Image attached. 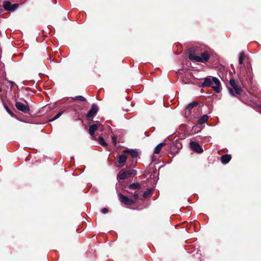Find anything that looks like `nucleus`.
I'll use <instances>...</instances> for the list:
<instances>
[{"label": "nucleus", "mask_w": 261, "mask_h": 261, "mask_svg": "<svg viewBox=\"0 0 261 261\" xmlns=\"http://www.w3.org/2000/svg\"><path fill=\"white\" fill-rule=\"evenodd\" d=\"M188 58L191 61L205 63L208 61L210 56L207 51L201 53L200 57L196 56L194 47H191L188 50Z\"/></svg>", "instance_id": "nucleus-1"}, {"label": "nucleus", "mask_w": 261, "mask_h": 261, "mask_svg": "<svg viewBox=\"0 0 261 261\" xmlns=\"http://www.w3.org/2000/svg\"><path fill=\"white\" fill-rule=\"evenodd\" d=\"M202 87H211L217 93H219L221 91V83L220 81L215 77H205L204 79L203 82L201 84Z\"/></svg>", "instance_id": "nucleus-2"}, {"label": "nucleus", "mask_w": 261, "mask_h": 261, "mask_svg": "<svg viewBox=\"0 0 261 261\" xmlns=\"http://www.w3.org/2000/svg\"><path fill=\"white\" fill-rule=\"evenodd\" d=\"M119 200L122 203L128 205H133L137 202L139 199V194L137 192H135L133 194V198H129L121 193L118 194Z\"/></svg>", "instance_id": "nucleus-3"}, {"label": "nucleus", "mask_w": 261, "mask_h": 261, "mask_svg": "<svg viewBox=\"0 0 261 261\" xmlns=\"http://www.w3.org/2000/svg\"><path fill=\"white\" fill-rule=\"evenodd\" d=\"M229 84L232 88H229L228 91L232 96L240 95L242 92V88L237 84L234 79L232 78L229 80Z\"/></svg>", "instance_id": "nucleus-4"}, {"label": "nucleus", "mask_w": 261, "mask_h": 261, "mask_svg": "<svg viewBox=\"0 0 261 261\" xmlns=\"http://www.w3.org/2000/svg\"><path fill=\"white\" fill-rule=\"evenodd\" d=\"M137 174L135 170H122L117 175V178L119 180H124L132 175L135 176Z\"/></svg>", "instance_id": "nucleus-5"}, {"label": "nucleus", "mask_w": 261, "mask_h": 261, "mask_svg": "<svg viewBox=\"0 0 261 261\" xmlns=\"http://www.w3.org/2000/svg\"><path fill=\"white\" fill-rule=\"evenodd\" d=\"M19 4H12L9 1H5L3 3V7L6 10L10 12L15 11L19 7Z\"/></svg>", "instance_id": "nucleus-6"}, {"label": "nucleus", "mask_w": 261, "mask_h": 261, "mask_svg": "<svg viewBox=\"0 0 261 261\" xmlns=\"http://www.w3.org/2000/svg\"><path fill=\"white\" fill-rule=\"evenodd\" d=\"M16 108L20 111L28 114L30 113V108L28 105H25L21 102L17 101L15 103Z\"/></svg>", "instance_id": "nucleus-7"}, {"label": "nucleus", "mask_w": 261, "mask_h": 261, "mask_svg": "<svg viewBox=\"0 0 261 261\" xmlns=\"http://www.w3.org/2000/svg\"><path fill=\"white\" fill-rule=\"evenodd\" d=\"M98 111V106L95 104H92L91 108L89 111L88 112L86 117L87 119H90L93 118Z\"/></svg>", "instance_id": "nucleus-8"}, {"label": "nucleus", "mask_w": 261, "mask_h": 261, "mask_svg": "<svg viewBox=\"0 0 261 261\" xmlns=\"http://www.w3.org/2000/svg\"><path fill=\"white\" fill-rule=\"evenodd\" d=\"M191 149L195 152L201 153L203 150L201 146L197 142L191 141L190 143Z\"/></svg>", "instance_id": "nucleus-9"}, {"label": "nucleus", "mask_w": 261, "mask_h": 261, "mask_svg": "<svg viewBox=\"0 0 261 261\" xmlns=\"http://www.w3.org/2000/svg\"><path fill=\"white\" fill-rule=\"evenodd\" d=\"M123 153L130 154L133 158H136L139 155V152L137 149H125L123 151Z\"/></svg>", "instance_id": "nucleus-10"}, {"label": "nucleus", "mask_w": 261, "mask_h": 261, "mask_svg": "<svg viewBox=\"0 0 261 261\" xmlns=\"http://www.w3.org/2000/svg\"><path fill=\"white\" fill-rule=\"evenodd\" d=\"M99 125H100L99 122L97 121L96 124H93L90 126L89 129V133L90 135L92 137H94V136L95 135V132L96 130H97L98 127Z\"/></svg>", "instance_id": "nucleus-11"}, {"label": "nucleus", "mask_w": 261, "mask_h": 261, "mask_svg": "<svg viewBox=\"0 0 261 261\" xmlns=\"http://www.w3.org/2000/svg\"><path fill=\"white\" fill-rule=\"evenodd\" d=\"M127 160V156L125 154L119 155L117 157V162L120 165H116L117 167H122V165L125 163Z\"/></svg>", "instance_id": "nucleus-12"}, {"label": "nucleus", "mask_w": 261, "mask_h": 261, "mask_svg": "<svg viewBox=\"0 0 261 261\" xmlns=\"http://www.w3.org/2000/svg\"><path fill=\"white\" fill-rule=\"evenodd\" d=\"M198 105V103L196 101H193L192 102L189 103L185 110L186 114L190 115L191 113L192 109L194 107H196Z\"/></svg>", "instance_id": "nucleus-13"}, {"label": "nucleus", "mask_w": 261, "mask_h": 261, "mask_svg": "<svg viewBox=\"0 0 261 261\" xmlns=\"http://www.w3.org/2000/svg\"><path fill=\"white\" fill-rule=\"evenodd\" d=\"M231 159V156L230 154H226L221 156V161L223 164H226L230 161Z\"/></svg>", "instance_id": "nucleus-14"}, {"label": "nucleus", "mask_w": 261, "mask_h": 261, "mask_svg": "<svg viewBox=\"0 0 261 261\" xmlns=\"http://www.w3.org/2000/svg\"><path fill=\"white\" fill-rule=\"evenodd\" d=\"M208 117L207 115H203L200 117L197 120L198 124H202L205 123L208 120Z\"/></svg>", "instance_id": "nucleus-15"}, {"label": "nucleus", "mask_w": 261, "mask_h": 261, "mask_svg": "<svg viewBox=\"0 0 261 261\" xmlns=\"http://www.w3.org/2000/svg\"><path fill=\"white\" fill-rule=\"evenodd\" d=\"M165 143H161L158 144L154 149V153L159 154L162 148L165 146Z\"/></svg>", "instance_id": "nucleus-16"}, {"label": "nucleus", "mask_w": 261, "mask_h": 261, "mask_svg": "<svg viewBox=\"0 0 261 261\" xmlns=\"http://www.w3.org/2000/svg\"><path fill=\"white\" fill-rule=\"evenodd\" d=\"M129 189H140L141 188V185L138 182H134L129 185L128 187Z\"/></svg>", "instance_id": "nucleus-17"}, {"label": "nucleus", "mask_w": 261, "mask_h": 261, "mask_svg": "<svg viewBox=\"0 0 261 261\" xmlns=\"http://www.w3.org/2000/svg\"><path fill=\"white\" fill-rule=\"evenodd\" d=\"M152 190L148 189L147 190H146L143 194V198H145L147 197L148 196H151L152 195Z\"/></svg>", "instance_id": "nucleus-18"}, {"label": "nucleus", "mask_w": 261, "mask_h": 261, "mask_svg": "<svg viewBox=\"0 0 261 261\" xmlns=\"http://www.w3.org/2000/svg\"><path fill=\"white\" fill-rule=\"evenodd\" d=\"M245 58V53L243 51H242L240 54L239 59V63L240 64H242L243 63V60Z\"/></svg>", "instance_id": "nucleus-19"}, {"label": "nucleus", "mask_w": 261, "mask_h": 261, "mask_svg": "<svg viewBox=\"0 0 261 261\" xmlns=\"http://www.w3.org/2000/svg\"><path fill=\"white\" fill-rule=\"evenodd\" d=\"M98 141L99 143L101 145H102L103 146H108L107 143L105 141V140L102 137H101V136L99 137Z\"/></svg>", "instance_id": "nucleus-20"}, {"label": "nucleus", "mask_w": 261, "mask_h": 261, "mask_svg": "<svg viewBox=\"0 0 261 261\" xmlns=\"http://www.w3.org/2000/svg\"><path fill=\"white\" fill-rule=\"evenodd\" d=\"M4 106L5 110L12 117H15V114L11 111V110L9 108V107L6 104L4 103Z\"/></svg>", "instance_id": "nucleus-21"}, {"label": "nucleus", "mask_w": 261, "mask_h": 261, "mask_svg": "<svg viewBox=\"0 0 261 261\" xmlns=\"http://www.w3.org/2000/svg\"><path fill=\"white\" fill-rule=\"evenodd\" d=\"M74 100H79L81 101H86V99L83 96H76L73 98Z\"/></svg>", "instance_id": "nucleus-22"}, {"label": "nucleus", "mask_w": 261, "mask_h": 261, "mask_svg": "<svg viewBox=\"0 0 261 261\" xmlns=\"http://www.w3.org/2000/svg\"><path fill=\"white\" fill-rule=\"evenodd\" d=\"M170 151L172 154H175L178 152L179 150L176 149L175 146L172 144L170 148Z\"/></svg>", "instance_id": "nucleus-23"}, {"label": "nucleus", "mask_w": 261, "mask_h": 261, "mask_svg": "<svg viewBox=\"0 0 261 261\" xmlns=\"http://www.w3.org/2000/svg\"><path fill=\"white\" fill-rule=\"evenodd\" d=\"M63 114L62 112H60L56 115H55L52 119H50L49 121L52 122L59 118Z\"/></svg>", "instance_id": "nucleus-24"}, {"label": "nucleus", "mask_w": 261, "mask_h": 261, "mask_svg": "<svg viewBox=\"0 0 261 261\" xmlns=\"http://www.w3.org/2000/svg\"><path fill=\"white\" fill-rule=\"evenodd\" d=\"M172 144L175 146V147L177 149V150H179L180 149L182 148V145L181 143L178 142L173 143Z\"/></svg>", "instance_id": "nucleus-25"}, {"label": "nucleus", "mask_w": 261, "mask_h": 261, "mask_svg": "<svg viewBox=\"0 0 261 261\" xmlns=\"http://www.w3.org/2000/svg\"><path fill=\"white\" fill-rule=\"evenodd\" d=\"M4 64L3 63L0 62V71L2 72V75L5 73L4 70Z\"/></svg>", "instance_id": "nucleus-26"}, {"label": "nucleus", "mask_w": 261, "mask_h": 261, "mask_svg": "<svg viewBox=\"0 0 261 261\" xmlns=\"http://www.w3.org/2000/svg\"><path fill=\"white\" fill-rule=\"evenodd\" d=\"M127 163H128V165H127L128 166L135 167V164H134L133 159H132L131 160H129L128 161Z\"/></svg>", "instance_id": "nucleus-27"}, {"label": "nucleus", "mask_w": 261, "mask_h": 261, "mask_svg": "<svg viewBox=\"0 0 261 261\" xmlns=\"http://www.w3.org/2000/svg\"><path fill=\"white\" fill-rule=\"evenodd\" d=\"M112 141L115 146L117 144V137L116 136H113L112 137Z\"/></svg>", "instance_id": "nucleus-28"}, {"label": "nucleus", "mask_w": 261, "mask_h": 261, "mask_svg": "<svg viewBox=\"0 0 261 261\" xmlns=\"http://www.w3.org/2000/svg\"><path fill=\"white\" fill-rule=\"evenodd\" d=\"M108 211H109L108 209L106 207H104L101 209V212L103 214H106L108 212Z\"/></svg>", "instance_id": "nucleus-29"}, {"label": "nucleus", "mask_w": 261, "mask_h": 261, "mask_svg": "<svg viewBox=\"0 0 261 261\" xmlns=\"http://www.w3.org/2000/svg\"><path fill=\"white\" fill-rule=\"evenodd\" d=\"M241 75L242 76H244V77H245V76H246L245 74L243 73H241Z\"/></svg>", "instance_id": "nucleus-30"}, {"label": "nucleus", "mask_w": 261, "mask_h": 261, "mask_svg": "<svg viewBox=\"0 0 261 261\" xmlns=\"http://www.w3.org/2000/svg\"><path fill=\"white\" fill-rule=\"evenodd\" d=\"M130 194H132V195L131 196L133 198V194L132 193L130 192L129 193Z\"/></svg>", "instance_id": "nucleus-31"}, {"label": "nucleus", "mask_w": 261, "mask_h": 261, "mask_svg": "<svg viewBox=\"0 0 261 261\" xmlns=\"http://www.w3.org/2000/svg\"><path fill=\"white\" fill-rule=\"evenodd\" d=\"M11 83L12 84V86H13V85L14 84V83L13 82H11Z\"/></svg>", "instance_id": "nucleus-32"}, {"label": "nucleus", "mask_w": 261, "mask_h": 261, "mask_svg": "<svg viewBox=\"0 0 261 261\" xmlns=\"http://www.w3.org/2000/svg\"><path fill=\"white\" fill-rule=\"evenodd\" d=\"M2 89L0 87V92H2Z\"/></svg>", "instance_id": "nucleus-33"}]
</instances>
